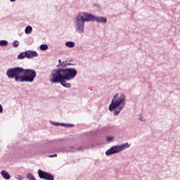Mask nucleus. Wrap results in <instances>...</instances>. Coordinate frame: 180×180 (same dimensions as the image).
Listing matches in <instances>:
<instances>
[{
  "instance_id": "obj_17",
  "label": "nucleus",
  "mask_w": 180,
  "mask_h": 180,
  "mask_svg": "<svg viewBox=\"0 0 180 180\" xmlns=\"http://www.w3.org/2000/svg\"><path fill=\"white\" fill-rule=\"evenodd\" d=\"M0 46H8V41L6 40H1Z\"/></svg>"
},
{
  "instance_id": "obj_2",
  "label": "nucleus",
  "mask_w": 180,
  "mask_h": 180,
  "mask_svg": "<svg viewBox=\"0 0 180 180\" xmlns=\"http://www.w3.org/2000/svg\"><path fill=\"white\" fill-rule=\"evenodd\" d=\"M6 76L10 79H14L15 82H33L36 78V70L14 67L7 70Z\"/></svg>"
},
{
  "instance_id": "obj_15",
  "label": "nucleus",
  "mask_w": 180,
  "mask_h": 180,
  "mask_svg": "<svg viewBox=\"0 0 180 180\" xmlns=\"http://www.w3.org/2000/svg\"><path fill=\"white\" fill-rule=\"evenodd\" d=\"M114 139L115 136H107L105 138L106 141H108V143H110V141H113Z\"/></svg>"
},
{
  "instance_id": "obj_26",
  "label": "nucleus",
  "mask_w": 180,
  "mask_h": 180,
  "mask_svg": "<svg viewBox=\"0 0 180 180\" xmlns=\"http://www.w3.org/2000/svg\"><path fill=\"white\" fill-rule=\"evenodd\" d=\"M10 2H16V0H10Z\"/></svg>"
},
{
  "instance_id": "obj_3",
  "label": "nucleus",
  "mask_w": 180,
  "mask_h": 180,
  "mask_svg": "<svg viewBox=\"0 0 180 180\" xmlns=\"http://www.w3.org/2000/svg\"><path fill=\"white\" fill-rule=\"evenodd\" d=\"M126 106V95L123 94H115L112 97L111 103L109 105V110L114 112V116H117Z\"/></svg>"
},
{
  "instance_id": "obj_19",
  "label": "nucleus",
  "mask_w": 180,
  "mask_h": 180,
  "mask_svg": "<svg viewBox=\"0 0 180 180\" xmlns=\"http://www.w3.org/2000/svg\"><path fill=\"white\" fill-rule=\"evenodd\" d=\"M68 151H69L70 153H74L76 151V150L74 148V147L71 146L70 148H69Z\"/></svg>"
},
{
  "instance_id": "obj_18",
  "label": "nucleus",
  "mask_w": 180,
  "mask_h": 180,
  "mask_svg": "<svg viewBox=\"0 0 180 180\" xmlns=\"http://www.w3.org/2000/svg\"><path fill=\"white\" fill-rule=\"evenodd\" d=\"M39 49L42 51L47 50L49 49V46H40Z\"/></svg>"
},
{
  "instance_id": "obj_28",
  "label": "nucleus",
  "mask_w": 180,
  "mask_h": 180,
  "mask_svg": "<svg viewBox=\"0 0 180 180\" xmlns=\"http://www.w3.org/2000/svg\"><path fill=\"white\" fill-rule=\"evenodd\" d=\"M40 46H47V44H42Z\"/></svg>"
},
{
  "instance_id": "obj_11",
  "label": "nucleus",
  "mask_w": 180,
  "mask_h": 180,
  "mask_svg": "<svg viewBox=\"0 0 180 180\" xmlns=\"http://www.w3.org/2000/svg\"><path fill=\"white\" fill-rule=\"evenodd\" d=\"M52 124H53V126H64L65 127H74V124H65V123L60 124V123L56 122H52Z\"/></svg>"
},
{
  "instance_id": "obj_23",
  "label": "nucleus",
  "mask_w": 180,
  "mask_h": 180,
  "mask_svg": "<svg viewBox=\"0 0 180 180\" xmlns=\"http://www.w3.org/2000/svg\"><path fill=\"white\" fill-rule=\"evenodd\" d=\"M16 179H18V180H23V176H18V177H16Z\"/></svg>"
},
{
  "instance_id": "obj_4",
  "label": "nucleus",
  "mask_w": 180,
  "mask_h": 180,
  "mask_svg": "<svg viewBox=\"0 0 180 180\" xmlns=\"http://www.w3.org/2000/svg\"><path fill=\"white\" fill-rule=\"evenodd\" d=\"M85 22H91L89 20V13H79L78 15L75 18V30L77 33L85 32Z\"/></svg>"
},
{
  "instance_id": "obj_8",
  "label": "nucleus",
  "mask_w": 180,
  "mask_h": 180,
  "mask_svg": "<svg viewBox=\"0 0 180 180\" xmlns=\"http://www.w3.org/2000/svg\"><path fill=\"white\" fill-rule=\"evenodd\" d=\"M26 58H33V57H37L39 54L35 51L28 50L25 51Z\"/></svg>"
},
{
  "instance_id": "obj_7",
  "label": "nucleus",
  "mask_w": 180,
  "mask_h": 180,
  "mask_svg": "<svg viewBox=\"0 0 180 180\" xmlns=\"http://www.w3.org/2000/svg\"><path fill=\"white\" fill-rule=\"evenodd\" d=\"M38 175L40 179L54 180V176L51 174L47 173L41 169L38 170Z\"/></svg>"
},
{
  "instance_id": "obj_9",
  "label": "nucleus",
  "mask_w": 180,
  "mask_h": 180,
  "mask_svg": "<svg viewBox=\"0 0 180 180\" xmlns=\"http://www.w3.org/2000/svg\"><path fill=\"white\" fill-rule=\"evenodd\" d=\"M68 65H74L72 63H68V60H65L62 62L60 64L57 65L58 70L60 68H67L65 67H68Z\"/></svg>"
},
{
  "instance_id": "obj_1",
  "label": "nucleus",
  "mask_w": 180,
  "mask_h": 180,
  "mask_svg": "<svg viewBox=\"0 0 180 180\" xmlns=\"http://www.w3.org/2000/svg\"><path fill=\"white\" fill-rule=\"evenodd\" d=\"M78 72L75 68L53 69L51 72L49 81L52 84H60L64 88H71V84L66 81H71L77 77Z\"/></svg>"
},
{
  "instance_id": "obj_24",
  "label": "nucleus",
  "mask_w": 180,
  "mask_h": 180,
  "mask_svg": "<svg viewBox=\"0 0 180 180\" xmlns=\"http://www.w3.org/2000/svg\"><path fill=\"white\" fill-rule=\"evenodd\" d=\"M4 112V108L2 107V105L0 104V113H2Z\"/></svg>"
},
{
  "instance_id": "obj_13",
  "label": "nucleus",
  "mask_w": 180,
  "mask_h": 180,
  "mask_svg": "<svg viewBox=\"0 0 180 180\" xmlns=\"http://www.w3.org/2000/svg\"><path fill=\"white\" fill-rule=\"evenodd\" d=\"M23 58H26V51H25V52H21V53L18 56V60H23Z\"/></svg>"
},
{
  "instance_id": "obj_20",
  "label": "nucleus",
  "mask_w": 180,
  "mask_h": 180,
  "mask_svg": "<svg viewBox=\"0 0 180 180\" xmlns=\"http://www.w3.org/2000/svg\"><path fill=\"white\" fill-rule=\"evenodd\" d=\"M19 45V41H14L12 44V46H18Z\"/></svg>"
},
{
  "instance_id": "obj_21",
  "label": "nucleus",
  "mask_w": 180,
  "mask_h": 180,
  "mask_svg": "<svg viewBox=\"0 0 180 180\" xmlns=\"http://www.w3.org/2000/svg\"><path fill=\"white\" fill-rule=\"evenodd\" d=\"M139 120L141 122H146V118L143 117V116L139 117Z\"/></svg>"
},
{
  "instance_id": "obj_12",
  "label": "nucleus",
  "mask_w": 180,
  "mask_h": 180,
  "mask_svg": "<svg viewBox=\"0 0 180 180\" xmlns=\"http://www.w3.org/2000/svg\"><path fill=\"white\" fill-rule=\"evenodd\" d=\"M32 32H33V28L32 27V26L28 25L25 27V34H30Z\"/></svg>"
},
{
  "instance_id": "obj_16",
  "label": "nucleus",
  "mask_w": 180,
  "mask_h": 180,
  "mask_svg": "<svg viewBox=\"0 0 180 180\" xmlns=\"http://www.w3.org/2000/svg\"><path fill=\"white\" fill-rule=\"evenodd\" d=\"M65 46H75V42L74 41H66Z\"/></svg>"
},
{
  "instance_id": "obj_6",
  "label": "nucleus",
  "mask_w": 180,
  "mask_h": 180,
  "mask_svg": "<svg viewBox=\"0 0 180 180\" xmlns=\"http://www.w3.org/2000/svg\"><path fill=\"white\" fill-rule=\"evenodd\" d=\"M89 19L90 22H97V23H106L108 22V19L102 16H96L94 14L89 13Z\"/></svg>"
},
{
  "instance_id": "obj_5",
  "label": "nucleus",
  "mask_w": 180,
  "mask_h": 180,
  "mask_svg": "<svg viewBox=\"0 0 180 180\" xmlns=\"http://www.w3.org/2000/svg\"><path fill=\"white\" fill-rule=\"evenodd\" d=\"M129 147H130L129 143H122L121 145H115L105 151V155L117 154V153H120V151H123V150H126V148H129Z\"/></svg>"
},
{
  "instance_id": "obj_22",
  "label": "nucleus",
  "mask_w": 180,
  "mask_h": 180,
  "mask_svg": "<svg viewBox=\"0 0 180 180\" xmlns=\"http://www.w3.org/2000/svg\"><path fill=\"white\" fill-rule=\"evenodd\" d=\"M54 157H57V154L49 155V158H54Z\"/></svg>"
},
{
  "instance_id": "obj_29",
  "label": "nucleus",
  "mask_w": 180,
  "mask_h": 180,
  "mask_svg": "<svg viewBox=\"0 0 180 180\" xmlns=\"http://www.w3.org/2000/svg\"><path fill=\"white\" fill-rule=\"evenodd\" d=\"M96 6H98V8H99V5L98 4H96Z\"/></svg>"
},
{
  "instance_id": "obj_30",
  "label": "nucleus",
  "mask_w": 180,
  "mask_h": 180,
  "mask_svg": "<svg viewBox=\"0 0 180 180\" xmlns=\"http://www.w3.org/2000/svg\"><path fill=\"white\" fill-rule=\"evenodd\" d=\"M69 47H74L73 46H70Z\"/></svg>"
},
{
  "instance_id": "obj_10",
  "label": "nucleus",
  "mask_w": 180,
  "mask_h": 180,
  "mask_svg": "<svg viewBox=\"0 0 180 180\" xmlns=\"http://www.w3.org/2000/svg\"><path fill=\"white\" fill-rule=\"evenodd\" d=\"M1 175L3 176L4 179L8 180L11 179V175H9V173L6 172V170H2L1 172Z\"/></svg>"
},
{
  "instance_id": "obj_14",
  "label": "nucleus",
  "mask_w": 180,
  "mask_h": 180,
  "mask_svg": "<svg viewBox=\"0 0 180 180\" xmlns=\"http://www.w3.org/2000/svg\"><path fill=\"white\" fill-rule=\"evenodd\" d=\"M27 178L29 180H36V178H34V176H33V174L30 173L27 174Z\"/></svg>"
},
{
  "instance_id": "obj_27",
  "label": "nucleus",
  "mask_w": 180,
  "mask_h": 180,
  "mask_svg": "<svg viewBox=\"0 0 180 180\" xmlns=\"http://www.w3.org/2000/svg\"><path fill=\"white\" fill-rule=\"evenodd\" d=\"M58 63H59V64H61V63H63V62H61V59H60V60H58Z\"/></svg>"
},
{
  "instance_id": "obj_25",
  "label": "nucleus",
  "mask_w": 180,
  "mask_h": 180,
  "mask_svg": "<svg viewBox=\"0 0 180 180\" xmlns=\"http://www.w3.org/2000/svg\"><path fill=\"white\" fill-rule=\"evenodd\" d=\"M77 150H78L79 151H82V146H79V147L77 148Z\"/></svg>"
}]
</instances>
